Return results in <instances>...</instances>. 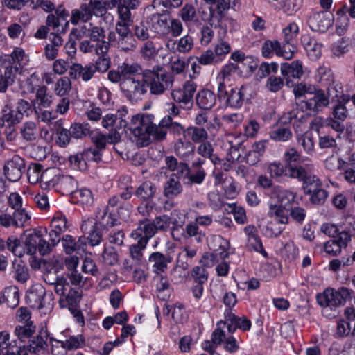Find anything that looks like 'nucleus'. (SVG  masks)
I'll use <instances>...</instances> for the list:
<instances>
[{"label":"nucleus","mask_w":355,"mask_h":355,"mask_svg":"<svg viewBox=\"0 0 355 355\" xmlns=\"http://www.w3.org/2000/svg\"><path fill=\"white\" fill-rule=\"evenodd\" d=\"M173 83V76L160 65H155L151 69H141L135 80L130 84L133 88L132 101L141 99L148 89L152 95H162L172 88Z\"/></svg>","instance_id":"nucleus-1"},{"label":"nucleus","mask_w":355,"mask_h":355,"mask_svg":"<svg viewBox=\"0 0 355 355\" xmlns=\"http://www.w3.org/2000/svg\"><path fill=\"white\" fill-rule=\"evenodd\" d=\"M141 71V67L137 63H122L117 70H111L108 72L107 78L113 83H119V87L124 96L132 101L133 88L130 84L135 80L136 76Z\"/></svg>","instance_id":"nucleus-2"},{"label":"nucleus","mask_w":355,"mask_h":355,"mask_svg":"<svg viewBox=\"0 0 355 355\" xmlns=\"http://www.w3.org/2000/svg\"><path fill=\"white\" fill-rule=\"evenodd\" d=\"M153 118L150 114L132 116L128 128L138 146L143 147L149 144V130L152 127Z\"/></svg>","instance_id":"nucleus-3"},{"label":"nucleus","mask_w":355,"mask_h":355,"mask_svg":"<svg viewBox=\"0 0 355 355\" xmlns=\"http://www.w3.org/2000/svg\"><path fill=\"white\" fill-rule=\"evenodd\" d=\"M350 295V290L345 287H340L337 290L328 288L322 293L318 295L317 300L320 306L332 309L344 305Z\"/></svg>","instance_id":"nucleus-4"},{"label":"nucleus","mask_w":355,"mask_h":355,"mask_svg":"<svg viewBox=\"0 0 355 355\" xmlns=\"http://www.w3.org/2000/svg\"><path fill=\"white\" fill-rule=\"evenodd\" d=\"M243 87H233L230 85L227 87L220 84L218 86V96L219 99L225 101L232 107H240L243 101Z\"/></svg>","instance_id":"nucleus-5"},{"label":"nucleus","mask_w":355,"mask_h":355,"mask_svg":"<svg viewBox=\"0 0 355 355\" xmlns=\"http://www.w3.org/2000/svg\"><path fill=\"white\" fill-rule=\"evenodd\" d=\"M71 35H74L75 37L80 40L83 37L90 38L93 42H98L103 44H110V42L105 40V31L103 28L98 26H94L92 23L85 24L78 30L73 28Z\"/></svg>","instance_id":"nucleus-6"},{"label":"nucleus","mask_w":355,"mask_h":355,"mask_svg":"<svg viewBox=\"0 0 355 355\" xmlns=\"http://www.w3.org/2000/svg\"><path fill=\"white\" fill-rule=\"evenodd\" d=\"M27 301L29 305L35 309L46 308L50 309L51 304V295H47L44 288L41 286L33 288L28 293Z\"/></svg>","instance_id":"nucleus-7"},{"label":"nucleus","mask_w":355,"mask_h":355,"mask_svg":"<svg viewBox=\"0 0 355 355\" xmlns=\"http://www.w3.org/2000/svg\"><path fill=\"white\" fill-rule=\"evenodd\" d=\"M30 219L26 210L13 211L12 214L5 212L0 214V226L6 228L24 227Z\"/></svg>","instance_id":"nucleus-8"},{"label":"nucleus","mask_w":355,"mask_h":355,"mask_svg":"<svg viewBox=\"0 0 355 355\" xmlns=\"http://www.w3.org/2000/svg\"><path fill=\"white\" fill-rule=\"evenodd\" d=\"M310 28L316 32L324 33L334 24V15L331 12H319L313 14L308 19Z\"/></svg>","instance_id":"nucleus-9"},{"label":"nucleus","mask_w":355,"mask_h":355,"mask_svg":"<svg viewBox=\"0 0 355 355\" xmlns=\"http://www.w3.org/2000/svg\"><path fill=\"white\" fill-rule=\"evenodd\" d=\"M166 49L173 53L186 54L189 53L194 46L193 38L187 34L179 39L169 38L166 42Z\"/></svg>","instance_id":"nucleus-10"},{"label":"nucleus","mask_w":355,"mask_h":355,"mask_svg":"<svg viewBox=\"0 0 355 355\" xmlns=\"http://www.w3.org/2000/svg\"><path fill=\"white\" fill-rule=\"evenodd\" d=\"M313 96L302 101L305 107L306 111L319 112L329 104V98L327 93L322 89H316L313 94Z\"/></svg>","instance_id":"nucleus-11"},{"label":"nucleus","mask_w":355,"mask_h":355,"mask_svg":"<svg viewBox=\"0 0 355 355\" xmlns=\"http://www.w3.org/2000/svg\"><path fill=\"white\" fill-rule=\"evenodd\" d=\"M196 88L197 85L194 82L188 80L184 83L182 88L172 90L171 96L175 102L187 105L192 102Z\"/></svg>","instance_id":"nucleus-12"},{"label":"nucleus","mask_w":355,"mask_h":355,"mask_svg":"<svg viewBox=\"0 0 355 355\" xmlns=\"http://www.w3.org/2000/svg\"><path fill=\"white\" fill-rule=\"evenodd\" d=\"M24 168V160L19 156H15L6 163L3 167L4 175L8 180L17 182L21 178Z\"/></svg>","instance_id":"nucleus-13"},{"label":"nucleus","mask_w":355,"mask_h":355,"mask_svg":"<svg viewBox=\"0 0 355 355\" xmlns=\"http://www.w3.org/2000/svg\"><path fill=\"white\" fill-rule=\"evenodd\" d=\"M121 140V135L116 130L110 131L107 135H104L101 132H96L91 135V141L94 144V148L104 151L107 144H115Z\"/></svg>","instance_id":"nucleus-14"},{"label":"nucleus","mask_w":355,"mask_h":355,"mask_svg":"<svg viewBox=\"0 0 355 355\" xmlns=\"http://www.w3.org/2000/svg\"><path fill=\"white\" fill-rule=\"evenodd\" d=\"M304 108L305 107L302 103L297 104L293 110L282 116L281 119L282 123H293L294 127H300L307 121L310 114L307 112L308 111H304Z\"/></svg>","instance_id":"nucleus-15"},{"label":"nucleus","mask_w":355,"mask_h":355,"mask_svg":"<svg viewBox=\"0 0 355 355\" xmlns=\"http://www.w3.org/2000/svg\"><path fill=\"white\" fill-rule=\"evenodd\" d=\"M301 44L309 59L317 60L322 55V44L317 41L316 39L309 34L302 35L301 37Z\"/></svg>","instance_id":"nucleus-16"},{"label":"nucleus","mask_w":355,"mask_h":355,"mask_svg":"<svg viewBox=\"0 0 355 355\" xmlns=\"http://www.w3.org/2000/svg\"><path fill=\"white\" fill-rule=\"evenodd\" d=\"M151 30L159 36L168 37V18L160 13H155L147 18Z\"/></svg>","instance_id":"nucleus-17"},{"label":"nucleus","mask_w":355,"mask_h":355,"mask_svg":"<svg viewBox=\"0 0 355 355\" xmlns=\"http://www.w3.org/2000/svg\"><path fill=\"white\" fill-rule=\"evenodd\" d=\"M155 234L152 222L147 218H144L139 221L138 226L131 233V236L138 241H146V243H148L149 239Z\"/></svg>","instance_id":"nucleus-18"},{"label":"nucleus","mask_w":355,"mask_h":355,"mask_svg":"<svg viewBox=\"0 0 355 355\" xmlns=\"http://www.w3.org/2000/svg\"><path fill=\"white\" fill-rule=\"evenodd\" d=\"M81 230L87 235V239L91 245H98L101 241V234L96 227V220L93 218H88L83 221Z\"/></svg>","instance_id":"nucleus-19"},{"label":"nucleus","mask_w":355,"mask_h":355,"mask_svg":"<svg viewBox=\"0 0 355 355\" xmlns=\"http://www.w3.org/2000/svg\"><path fill=\"white\" fill-rule=\"evenodd\" d=\"M108 40L112 45L119 51L125 53H131L136 49V40L133 35H128L125 37L115 38V33L110 32L108 35Z\"/></svg>","instance_id":"nucleus-20"},{"label":"nucleus","mask_w":355,"mask_h":355,"mask_svg":"<svg viewBox=\"0 0 355 355\" xmlns=\"http://www.w3.org/2000/svg\"><path fill=\"white\" fill-rule=\"evenodd\" d=\"M64 40L62 37L55 33H51L48 42L44 47V55L48 60H53L58 55L60 49L63 45Z\"/></svg>","instance_id":"nucleus-21"},{"label":"nucleus","mask_w":355,"mask_h":355,"mask_svg":"<svg viewBox=\"0 0 355 355\" xmlns=\"http://www.w3.org/2000/svg\"><path fill=\"white\" fill-rule=\"evenodd\" d=\"M69 76L74 80L81 79L84 82H88L94 76V73L89 63L83 66L76 62L70 65Z\"/></svg>","instance_id":"nucleus-22"},{"label":"nucleus","mask_w":355,"mask_h":355,"mask_svg":"<svg viewBox=\"0 0 355 355\" xmlns=\"http://www.w3.org/2000/svg\"><path fill=\"white\" fill-rule=\"evenodd\" d=\"M295 193L276 186L272 188L270 197L276 199L279 205L291 207L295 202Z\"/></svg>","instance_id":"nucleus-23"},{"label":"nucleus","mask_w":355,"mask_h":355,"mask_svg":"<svg viewBox=\"0 0 355 355\" xmlns=\"http://www.w3.org/2000/svg\"><path fill=\"white\" fill-rule=\"evenodd\" d=\"M281 73L286 79V84L290 86V78H300L303 75L302 62L293 61L291 63H284L281 65Z\"/></svg>","instance_id":"nucleus-24"},{"label":"nucleus","mask_w":355,"mask_h":355,"mask_svg":"<svg viewBox=\"0 0 355 355\" xmlns=\"http://www.w3.org/2000/svg\"><path fill=\"white\" fill-rule=\"evenodd\" d=\"M69 16L68 12L65 9L60 7L56 9L54 14H49L46 20V26L51 28L53 31H59V27L64 23L65 27L69 25V21L67 20Z\"/></svg>","instance_id":"nucleus-25"},{"label":"nucleus","mask_w":355,"mask_h":355,"mask_svg":"<svg viewBox=\"0 0 355 355\" xmlns=\"http://www.w3.org/2000/svg\"><path fill=\"white\" fill-rule=\"evenodd\" d=\"M175 154L184 160H189L193 157L195 153V146L187 139H178L174 144Z\"/></svg>","instance_id":"nucleus-26"},{"label":"nucleus","mask_w":355,"mask_h":355,"mask_svg":"<svg viewBox=\"0 0 355 355\" xmlns=\"http://www.w3.org/2000/svg\"><path fill=\"white\" fill-rule=\"evenodd\" d=\"M60 295V303L62 306H68L69 309H72L77 306L82 297V291L80 288H68L67 291Z\"/></svg>","instance_id":"nucleus-27"},{"label":"nucleus","mask_w":355,"mask_h":355,"mask_svg":"<svg viewBox=\"0 0 355 355\" xmlns=\"http://www.w3.org/2000/svg\"><path fill=\"white\" fill-rule=\"evenodd\" d=\"M148 261L153 264L155 272L159 273L165 272L168 264L172 262L173 258L169 254H164L159 252H155L149 256Z\"/></svg>","instance_id":"nucleus-28"},{"label":"nucleus","mask_w":355,"mask_h":355,"mask_svg":"<svg viewBox=\"0 0 355 355\" xmlns=\"http://www.w3.org/2000/svg\"><path fill=\"white\" fill-rule=\"evenodd\" d=\"M183 187L178 176L172 174L164 184L163 195L166 198H175L182 193Z\"/></svg>","instance_id":"nucleus-29"},{"label":"nucleus","mask_w":355,"mask_h":355,"mask_svg":"<svg viewBox=\"0 0 355 355\" xmlns=\"http://www.w3.org/2000/svg\"><path fill=\"white\" fill-rule=\"evenodd\" d=\"M61 243L64 252L67 254L78 253L80 250L84 249L85 245V238L79 237L78 241L71 235L67 234L62 236Z\"/></svg>","instance_id":"nucleus-30"},{"label":"nucleus","mask_w":355,"mask_h":355,"mask_svg":"<svg viewBox=\"0 0 355 355\" xmlns=\"http://www.w3.org/2000/svg\"><path fill=\"white\" fill-rule=\"evenodd\" d=\"M44 282L54 287L57 294H63L69 287V284L63 276H58L55 273L48 272L44 275Z\"/></svg>","instance_id":"nucleus-31"},{"label":"nucleus","mask_w":355,"mask_h":355,"mask_svg":"<svg viewBox=\"0 0 355 355\" xmlns=\"http://www.w3.org/2000/svg\"><path fill=\"white\" fill-rule=\"evenodd\" d=\"M318 77L321 86L326 87V92L329 96H331L335 87L334 77L331 70L324 67H319Z\"/></svg>","instance_id":"nucleus-32"},{"label":"nucleus","mask_w":355,"mask_h":355,"mask_svg":"<svg viewBox=\"0 0 355 355\" xmlns=\"http://www.w3.org/2000/svg\"><path fill=\"white\" fill-rule=\"evenodd\" d=\"M110 44H103L98 42H93L90 38L86 39L80 42L79 49L83 53H93L96 55L107 53Z\"/></svg>","instance_id":"nucleus-33"},{"label":"nucleus","mask_w":355,"mask_h":355,"mask_svg":"<svg viewBox=\"0 0 355 355\" xmlns=\"http://www.w3.org/2000/svg\"><path fill=\"white\" fill-rule=\"evenodd\" d=\"M11 275L20 284H25L30 279L29 270L22 261H12Z\"/></svg>","instance_id":"nucleus-34"},{"label":"nucleus","mask_w":355,"mask_h":355,"mask_svg":"<svg viewBox=\"0 0 355 355\" xmlns=\"http://www.w3.org/2000/svg\"><path fill=\"white\" fill-rule=\"evenodd\" d=\"M216 102L215 94L207 89L200 90L196 96V103L201 109L209 110Z\"/></svg>","instance_id":"nucleus-35"},{"label":"nucleus","mask_w":355,"mask_h":355,"mask_svg":"<svg viewBox=\"0 0 355 355\" xmlns=\"http://www.w3.org/2000/svg\"><path fill=\"white\" fill-rule=\"evenodd\" d=\"M96 218L101 224L106 226L113 227L118 222L113 210L110 209L109 206L106 205H101L98 208Z\"/></svg>","instance_id":"nucleus-36"},{"label":"nucleus","mask_w":355,"mask_h":355,"mask_svg":"<svg viewBox=\"0 0 355 355\" xmlns=\"http://www.w3.org/2000/svg\"><path fill=\"white\" fill-rule=\"evenodd\" d=\"M17 70V67H6L0 73V93H6L8 88L14 84Z\"/></svg>","instance_id":"nucleus-37"},{"label":"nucleus","mask_w":355,"mask_h":355,"mask_svg":"<svg viewBox=\"0 0 355 355\" xmlns=\"http://www.w3.org/2000/svg\"><path fill=\"white\" fill-rule=\"evenodd\" d=\"M291 207L281 206L277 204H270L268 216L275 218L277 221L282 224H287L288 223V215Z\"/></svg>","instance_id":"nucleus-38"},{"label":"nucleus","mask_w":355,"mask_h":355,"mask_svg":"<svg viewBox=\"0 0 355 355\" xmlns=\"http://www.w3.org/2000/svg\"><path fill=\"white\" fill-rule=\"evenodd\" d=\"M184 139H190L194 143H202L207 141L208 134L203 128L189 126L184 131Z\"/></svg>","instance_id":"nucleus-39"},{"label":"nucleus","mask_w":355,"mask_h":355,"mask_svg":"<svg viewBox=\"0 0 355 355\" xmlns=\"http://www.w3.org/2000/svg\"><path fill=\"white\" fill-rule=\"evenodd\" d=\"M227 256L228 253L225 251V248H223L220 252L214 249V252H205L200 262L204 267L211 268L218 262L219 258L224 259Z\"/></svg>","instance_id":"nucleus-40"},{"label":"nucleus","mask_w":355,"mask_h":355,"mask_svg":"<svg viewBox=\"0 0 355 355\" xmlns=\"http://www.w3.org/2000/svg\"><path fill=\"white\" fill-rule=\"evenodd\" d=\"M297 144L301 146L306 154L312 156L315 153V141L311 132H306L296 136Z\"/></svg>","instance_id":"nucleus-41"},{"label":"nucleus","mask_w":355,"mask_h":355,"mask_svg":"<svg viewBox=\"0 0 355 355\" xmlns=\"http://www.w3.org/2000/svg\"><path fill=\"white\" fill-rule=\"evenodd\" d=\"M92 17V12L88 8L86 3L80 5L78 9H74L71 12V21L73 24L77 25L80 22H87Z\"/></svg>","instance_id":"nucleus-42"},{"label":"nucleus","mask_w":355,"mask_h":355,"mask_svg":"<svg viewBox=\"0 0 355 355\" xmlns=\"http://www.w3.org/2000/svg\"><path fill=\"white\" fill-rule=\"evenodd\" d=\"M19 134L27 141L35 140L38 135L37 123L32 121L24 122L20 126Z\"/></svg>","instance_id":"nucleus-43"},{"label":"nucleus","mask_w":355,"mask_h":355,"mask_svg":"<svg viewBox=\"0 0 355 355\" xmlns=\"http://www.w3.org/2000/svg\"><path fill=\"white\" fill-rule=\"evenodd\" d=\"M225 338V334L224 331L218 327L212 333L211 340L204 341L202 344V347L204 350L213 353L216 347L220 345Z\"/></svg>","instance_id":"nucleus-44"},{"label":"nucleus","mask_w":355,"mask_h":355,"mask_svg":"<svg viewBox=\"0 0 355 355\" xmlns=\"http://www.w3.org/2000/svg\"><path fill=\"white\" fill-rule=\"evenodd\" d=\"M178 16L186 24L198 21L196 7L191 3H186L179 10Z\"/></svg>","instance_id":"nucleus-45"},{"label":"nucleus","mask_w":355,"mask_h":355,"mask_svg":"<svg viewBox=\"0 0 355 355\" xmlns=\"http://www.w3.org/2000/svg\"><path fill=\"white\" fill-rule=\"evenodd\" d=\"M50 340L60 343L62 348L68 351L76 350L83 347L85 345V338L81 335H78L77 336H71L64 341H60L52 338H51Z\"/></svg>","instance_id":"nucleus-46"},{"label":"nucleus","mask_w":355,"mask_h":355,"mask_svg":"<svg viewBox=\"0 0 355 355\" xmlns=\"http://www.w3.org/2000/svg\"><path fill=\"white\" fill-rule=\"evenodd\" d=\"M335 96L338 98V103L334 107L333 114L336 119L343 121L347 116L345 104L349 101L350 96L345 94L338 96L337 94Z\"/></svg>","instance_id":"nucleus-47"},{"label":"nucleus","mask_w":355,"mask_h":355,"mask_svg":"<svg viewBox=\"0 0 355 355\" xmlns=\"http://www.w3.org/2000/svg\"><path fill=\"white\" fill-rule=\"evenodd\" d=\"M157 191V187L153 182L146 181L143 182L136 190L135 196L143 200L153 198Z\"/></svg>","instance_id":"nucleus-48"},{"label":"nucleus","mask_w":355,"mask_h":355,"mask_svg":"<svg viewBox=\"0 0 355 355\" xmlns=\"http://www.w3.org/2000/svg\"><path fill=\"white\" fill-rule=\"evenodd\" d=\"M347 9V6H344L336 12L338 17L336 23V31L339 35L345 34L349 25V18L346 14Z\"/></svg>","instance_id":"nucleus-49"},{"label":"nucleus","mask_w":355,"mask_h":355,"mask_svg":"<svg viewBox=\"0 0 355 355\" xmlns=\"http://www.w3.org/2000/svg\"><path fill=\"white\" fill-rule=\"evenodd\" d=\"M63 193H73L77 187V182L70 175H62L57 177V185Z\"/></svg>","instance_id":"nucleus-50"},{"label":"nucleus","mask_w":355,"mask_h":355,"mask_svg":"<svg viewBox=\"0 0 355 355\" xmlns=\"http://www.w3.org/2000/svg\"><path fill=\"white\" fill-rule=\"evenodd\" d=\"M96 55L98 57L95 62H89L90 65L92 67L94 74L96 72L101 73L106 72L111 65L110 57L108 55V52H103Z\"/></svg>","instance_id":"nucleus-51"},{"label":"nucleus","mask_w":355,"mask_h":355,"mask_svg":"<svg viewBox=\"0 0 355 355\" xmlns=\"http://www.w3.org/2000/svg\"><path fill=\"white\" fill-rule=\"evenodd\" d=\"M197 153L203 157L209 158L211 162L217 165L220 164V159L214 154V148L210 142L203 141L197 148Z\"/></svg>","instance_id":"nucleus-52"},{"label":"nucleus","mask_w":355,"mask_h":355,"mask_svg":"<svg viewBox=\"0 0 355 355\" xmlns=\"http://www.w3.org/2000/svg\"><path fill=\"white\" fill-rule=\"evenodd\" d=\"M41 241V232L35 231L28 235L25 241V250L26 254L34 255L38 250V245Z\"/></svg>","instance_id":"nucleus-53"},{"label":"nucleus","mask_w":355,"mask_h":355,"mask_svg":"<svg viewBox=\"0 0 355 355\" xmlns=\"http://www.w3.org/2000/svg\"><path fill=\"white\" fill-rule=\"evenodd\" d=\"M187 181L185 184L189 186L193 184H201L206 177V172L203 168H198V170L190 169L185 171Z\"/></svg>","instance_id":"nucleus-54"},{"label":"nucleus","mask_w":355,"mask_h":355,"mask_svg":"<svg viewBox=\"0 0 355 355\" xmlns=\"http://www.w3.org/2000/svg\"><path fill=\"white\" fill-rule=\"evenodd\" d=\"M270 138L278 142H286L291 139L293 133L288 127H277L269 133Z\"/></svg>","instance_id":"nucleus-55"},{"label":"nucleus","mask_w":355,"mask_h":355,"mask_svg":"<svg viewBox=\"0 0 355 355\" xmlns=\"http://www.w3.org/2000/svg\"><path fill=\"white\" fill-rule=\"evenodd\" d=\"M34 355H49L46 341L42 336H37L28 345Z\"/></svg>","instance_id":"nucleus-56"},{"label":"nucleus","mask_w":355,"mask_h":355,"mask_svg":"<svg viewBox=\"0 0 355 355\" xmlns=\"http://www.w3.org/2000/svg\"><path fill=\"white\" fill-rule=\"evenodd\" d=\"M225 318L227 322H233L236 329L247 331L251 327V322L247 318H239L232 313L230 309L225 312Z\"/></svg>","instance_id":"nucleus-57"},{"label":"nucleus","mask_w":355,"mask_h":355,"mask_svg":"<svg viewBox=\"0 0 355 355\" xmlns=\"http://www.w3.org/2000/svg\"><path fill=\"white\" fill-rule=\"evenodd\" d=\"M165 164L166 168L173 172H176L175 175H184L185 171H188V165L183 162H179L173 156H167L165 158Z\"/></svg>","instance_id":"nucleus-58"},{"label":"nucleus","mask_w":355,"mask_h":355,"mask_svg":"<svg viewBox=\"0 0 355 355\" xmlns=\"http://www.w3.org/2000/svg\"><path fill=\"white\" fill-rule=\"evenodd\" d=\"M313 168V165H307L306 167L303 166H288V176L291 178L297 179L302 182L306 178L310 171Z\"/></svg>","instance_id":"nucleus-59"},{"label":"nucleus","mask_w":355,"mask_h":355,"mask_svg":"<svg viewBox=\"0 0 355 355\" xmlns=\"http://www.w3.org/2000/svg\"><path fill=\"white\" fill-rule=\"evenodd\" d=\"M51 227L55 232H64L69 227L65 216L60 212L55 213L51 220Z\"/></svg>","instance_id":"nucleus-60"},{"label":"nucleus","mask_w":355,"mask_h":355,"mask_svg":"<svg viewBox=\"0 0 355 355\" xmlns=\"http://www.w3.org/2000/svg\"><path fill=\"white\" fill-rule=\"evenodd\" d=\"M6 247L15 256L22 257L25 253L20 240L15 236H9L6 241Z\"/></svg>","instance_id":"nucleus-61"},{"label":"nucleus","mask_w":355,"mask_h":355,"mask_svg":"<svg viewBox=\"0 0 355 355\" xmlns=\"http://www.w3.org/2000/svg\"><path fill=\"white\" fill-rule=\"evenodd\" d=\"M321 187L320 179L311 173L309 172L302 182V189L306 194H311L314 189Z\"/></svg>","instance_id":"nucleus-62"},{"label":"nucleus","mask_w":355,"mask_h":355,"mask_svg":"<svg viewBox=\"0 0 355 355\" xmlns=\"http://www.w3.org/2000/svg\"><path fill=\"white\" fill-rule=\"evenodd\" d=\"M71 89V82L69 77L60 78L54 86V92L59 96L67 95Z\"/></svg>","instance_id":"nucleus-63"},{"label":"nucleus","mask_w":355,"mask_h":355,"mask_svg":"<svg viewBox=\"0 0 355 355\" xmlns=\"http://www.w3.org/2000/svg\"><path fill=\"white\" fill-rule=\"evenodd\" d=\"M35 331V326L33 324L32 322H30L24 326H17L15 329V335L19 340L24 341L26 339L30 338Z\"/></svg>","instance_id":"nucleus-64"}]
</instances>
